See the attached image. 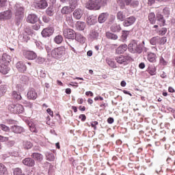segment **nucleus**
<instances>
[{"label":"nucleus","mask_w":175,"mask_h":175,"mask_svg":"<svg viewBox=\"0 0 175 175\" xmlns=\"http://www.w3.org/2000/svg\"><path fill=\"white\" fill-rule=\"evenodd\" d=\"M148 18L150 24H155V23L157 22V17L155 16V13L154 12L149 13Z\"/></svg>","instance_id":"nucleus-22"},{"label":"nucleus","mask_w":175,"mask_h":175,"mask_svg":"<svg viewBox=\"0 0 175 175\" xmlns=\"http://www.w3.org/2000/svg\"><path fill=\"white\" fill-rule=\"evenodd\" d=\"M64 41V37L61 35L56 36L54 38V42L57 44H61L62 42Z\"/></svg>","instance_id":"nucleus-32"},{"label":"nucleus","mask_w":175,"mask_h":175,"mask_svg":"<svg viewBox=\"0 0 175 175\" xmlns=\"http://www.w3.org/2000/svg\"><path fill=\"white\" fill-rule=\"evenodd\" d=\"M163 18V15L161 14L160 13L157 14V21L162 20Z\"/></svg>","instance_id":"nucleus-61"},{"label":"nucleus","mask_w":175,"mask_h":175,"mask_svg":"<svg viewBox=\"0 0 175 175\" xmlns=\"http://www.w3.org/2000/svg\"><path fill=\"white\" fill-rule=\"evenodd\" d=\"M0 174L6 175L8 174V170H6V167L5 165L0 163Z\"/></svg>","instance_id":"nucleus-35"},{"label":"nucleus","mask_w":175,"mask_h":175,"mask_svg":"<svg viewBox=\"0 0 175 175\" xmlns=\"http://www.w3.org/2000/svg\"><path fill=\"white\" fill-rule=\"evenodd\" d=\"M117 19L119 20V21H124L125 20V15L124 14L123 12H118L116 15Z\"/></svg>","instance_id":"nucleus-34"},{"label":"nucleus","mask_w":175,"mask_h":175,"mask_svg":"<svg viewBox=\"0 0 175 175\" xmlns=\"http://www.w3.org/2000/svg\"><path fill=\"white\" fill-rule=\"evenodd\" d=\"M102 7V0H90L85 5L89 10H99Z\"/></svg>","instance_id":"nucleus-1"},{"label":"nucleus","mask_w":175,"mask_h":175,"mask_svg":"<svg viewBox=\"0 0 175 175\" xmlns=\"http://www.w3.org/2000/svg\"><path fill=\"white\" fill-rule=\"evenodd\" d=\"M33 29H34L35 31H39V29H40V26L39 24H36L32 26Z\"/></svg>","instance_id":"nucleus-56"},{"label":"nucleus","mask_w":175,"mask_h":175,"mask_svg":"<svg viewBox=\"0 0 175 175\" xmlns=\"http://www.w3.org/2000/svg\"><path fill=\"white\" fill-rule=\"evenodd\" d=\"M12 62V56L6 53L3 54L0 64H6L9 65Z\"/></svg>","instance_id":"nucleus-12"},{"label":"nucleus","mask_w":175,"mask_h":175,"mask_svg":"<svg viewBox=\"0 0 175 175\" xmlns=\"http://www.w3.org/2000/svg\"><path fill=\"white\" fill-rule=\"evenodd\" d=\"M72 16L75 20H80L83 16V11L80 8L76 9L72 13Z\"/></svg>","instance_id":"nucleus-16"},{"label":"nucleus","mask_w":175,"mask_h":175,"mask_svg":"<svg viewBox=\"0 0 175 175\" xmlns=\"http://www.w3.org/2000/svg\"><path fill=\"white\" fill-rule=\"evenodd\" d=\"M167 42V39L166 37H159V44H160V46L165 44Z\"/></svg>","instance_id":"nucleus-38"},{"label":"nucleus","mask_w":175,"mask_h":175,"mask_svg":"<svg viewBox=\"0 0 175 175\" xmlns=\"http://www.w3.org/2000/svg\"><path fill=\"white\" fill-rule=\"evenodd\" d=\"M135 21H136V17L131 16L126 18L124 20L123 23V25L124 27H130V25H133V24H135Z\"/></svg>","instance_id":"nucleus-9"},{"label":"nucleus","mask_w":175,"mask_h":175,"mask_svg":"<svg viewBox=\"0 0 175 175\" xmlns=\"http://www.w3.org/2000/svg\"><path fill=\"white\" fill-rule=\"evenodd\" d=\"M111 31H112V32H120V31H121V26L118 24H113L111 27Z\"/></svg>","instance_id":"nucleus-30"},{"label":"nucleus","mask_w":175,"mask_h":175,"mask_svg":"<svg viewBox=\"0 0 175 175\" xmlns=\"http://www.w3.org/2000/svg\"><path fill=\"white\" fill-rule=\"evenodd\" d=\"M106 37L107 39H111V40H117L118 39V36L116 34L110 32L106 33Z\"/></svg>","instance_id":"nucleus-29"},{"label":"nucleus","mask_w":175,"mask_h":175,"mask_svg":"<svg viewBox=\"0 0 175 175\" xmlns=\"http://www.w3.org/2000/svg\"><path fill=\"white\" fill-rule=\"evenodd\" d=\"M107 64L109 65V66H111L112 68H114V62L111 60H107Z\"/></svg>","instance_id":"nucleus-62"},{"label":"nucleus","mask_w":175,"mask_h":175,"mask_svg":"<svg viewBox=\"0 0 175 175\" xmlns=\"http://www.w3.org/2000/svg\"><path fill=\"white\" fill-rule=\"evenodd\" d=\"M26 21L29 24H36L39 21V17L35 14H30L27 16Z\"/></svg>","instance_id":"nucleus-6"},{"label":"nucleus","mask_w":175,"mask_h":175,"mask_svg":"<svg viewBox=\"0 0 175 175\" xmlns=\"http://www.w3.org/2000/svg\"><path fill=\"white\" fill-rule=\"evenodd\" d=\"M37 62L38 64H43V62H44V58H43V57H38Z\"/></svg>","instance_id":"nucleus-60"},{"label":"nucleus","mask_w":175,"mask_h":175,"mask_svg":"<svg viewBox=\"0 0 175 175\" xmlns=\"http://www.w3.org/2000/svg\"><path fill=\"white\" fill-rule=\"evenodd\" d=\"M16 68L19 72L24 73L27 70V66L24 63L19 62L16 64Z\"/></svg>","instance_id":"nucleus-18"},{"label":"nucleus","mask_w":175,"mask_h":175,"mask_svg":"<svg viewBox=\"0 0 175 175\" xmlns=\"http://www.w3.org/2000/svg\"><path fill=\"white\" fill-rule=\"evenodd\" d=\"M46 157L47 161H50L51 162L55 159V157H54V154L53 153H46Z\"/></svg>","instance_id":"nucleus-40"},{"label":"nucleus","mask_w":175,"mask_h":175,"mask_svg":"<svg viewBox=\"0 0 175 175\" xmlns=\"http://www.w3.org/2000/svg\"><path fill=\"white\" fill-rule=\"evenodd\" d=\"M8 140H9L8 137L0 135V141L1 142H8Z\"/></svg>","instance_id":"nucleus-58"},{"label":"nucleus","mask_w":175,"mask_h":175,"mask_svg":"<svg viewBox=\"0 0 175 175\" xmlns=\"http://www.w3.org/2000/svg\"><path fill=\"white\" fill-rule=\"evenodd\" d=\"M130 6L131 8H137L139 6V1L136 0V1H131Z\"/></svg>","instance_id":"nucleus-48"},{"label":"nucleus","mask_w":175,"mask_h":175,"mask_svg":"<svg viewBox=\"0 0 175 175\" xmlns=\"http://www.w3.org/2000/svg\"><path fill=\"white\" fill-rule=\"evenodd\" d=\"M55 170V168L53 165H50L49 169V175H54V171Z\"/></svg>","instance_id":"nucleus-49"},{"label":"nucleus","mask_w":175,"mask_h":175,"mask_svg":"<svg viewBox=\"0 0 175 175\" xmlns=\"http://www.w3.org/2000/svg\"><path fill=\"white\" fill-rule=\"evenodd\" d=\"M12 109H15L16 110H23L24 107L20 104H17L16 105L14 104H11L8 106V110H12Z\"/></svg>","instance_id":"nucleus-27"},{"label":"nucleus","mask_w":175,"mask_h":175,"mask_svg":"<svg viewBox=\"0 0 175 175\" xmlns=\"http://www.w3.org/2000/svg\"><path fill=\"white\" fill-rule=\"evenodd\" d=\"M63 35L66 39H75L76 37V32L72 29H64L63 31Z\"/></svg>","instance_id":"nucleus-4"},{"label":"nucleus","mask_w":175,"mask_h":175,"mask_svg":"<svg viewBox=\"0 0 175 175\" xmlns=\"http://www.w3.org/2000/svg\"><path fill=\"white\" fill-rule=\"evenodd\" d=\"M167 32V29L166 27H163L160 31H159V34L163 36V35H165L166 33Z\"/></svg>","instance_id":"nucleus-53"},{"label":"nucleus","mask_w":175,"mask_h":175,"mask_svg":"<svg viewBox=\"0 0 175 175\" xmlns=\"http://www.w3.org/2000/svg\"><path fill=\"white\" fill-rule=\"evenodd\" d=\"M165 23H166V21H165V18L157 21V24L160 27H163L165 25Z\"/></svg>","instance_id":"nucleus-51"},{"label":"nucleus","mask_w":175,"mask_h":175,"mask_svg":"<svg viewBox=\"0 0 175 175\" xmlns=\"http://www.w3.org/2000/svg\"><path fill=\"white\" fill-rule=\"evenodd\" d=\"M154 3H155V0H148V5H149V6H152Z\"/></svg>","instance_id":"nucleus-63"},{"label":"nucleus","mask_w":175,"mask_h":175,"mask_svg":"<svg viewBox=\"0 0 175 175\" xmlns=\"http://www.w3.org/2000/svg\"><path fill=\"white\" fill-rule=\"evenodd\" d=\"M133 0H123L124 3H125V5L126 6H130L131 3H132Z\"/></svg>","instance_id":"nucleus-59"},{"label":"nucleus","mask_w":175,"mask_h":175,"mask_svg":"<svg viewBox=\"0 0 175 175\" xmlns=\"http://www.w3.org/2000/svg\"><path fill=\"white\" fill-rule=\"evenodd\" d=\"M74 9H72V7L70 6H64L62 8L61 10V13L62 14H70V13L74 11Z\"/></svg>","instance_id":"nucleus-19"},{"label":"nucleus","mask_w":175,"mask_h":175,"mask_svg":"<svg viewBox=\"0 0 175 175\" xmlns=\"http://www.w3.org/2000/svg\"><path fill=\"white\" fill-rule=\"evenodd\" d=\"M96 17L92 15L88 16L87 18V23L88 25H94V24H96Z\"/></svg>","instance_id":"nucleus-24"},{"label":"nucleus","mask_w":175,"mask_h":175,"mask_svg":"<svg viewBox=\"0 0 175 175\" xmlns=\"http://www.w3.org/2000/svg\"><path fill=\"white\" fill-rule=\"evenodd\" d=\"M147 59L149 62H157V55L154 53H149L147 55Z\"/></svg>","instance_id":"nucleus-20"},{"label":"nucleus","mask_w":175,"mask_h":175,"mask_svg":"<svg viewBox=\"0 0 175 175\" xmlns=\"http://www.w3.org/2000/svg\"><path fill=\"white\" fill-rule=\"evenodd\" d=\"M11 129L14 133H22V132H24V129L20 126H12Z\"/></svg>","instance_id":"nucleus-25"},{"label":"nucleus","mask_w":175,"mask_h":175,"mask_svg":"<svg viewBox=\"0 0 175 175\" xmlns=\"http://www.w3.org/2000/svg\"><path fill=\"white\" fill-rule=\"evenodd\" d=\"M47 6L48 4L46 0H38L36 2V8L38 9H46Z\"/></svg>","instance_id":"nucleus-11"},{"label":"nucleus","mask_w":175,"mask_h":175,"mask_svg":"<svg viewBox=\"0 0 175 175\" xmlns=\"http://www.w3.org/2000/svg\"><path fill=\"white\" fill-rule=\"evenodd\" d=\"M12 96L16 99V100H21V95L17 94L16 91L12 92Z\"/></svg>","instance_id":"nucleus-43"},{"label":"nucleus","mask_w":175,"mask_h":175,"mask_svg":"<svg viewBox=\"0 0 175 175\" xmlns=\"http://www.w3.org/2000/svg\"><path fill=\"white\" fill-rule=\"evenodd\" d=\"M8 5V0H0V8H5Z\"/></svg>","instance_id":"nucleus-50"},{"label":"nucleus","mask_w":175,"mask_h":175,"mask_svg":"<svg viewBox=\"0 0 175 175\" xmlns=\"http://www.w3.org/2000/svg\"><path fill=\"white\" fill-rule=\"evenodd\" d=\"M75 39V40H77V42L82 43V44L85 43V38H84V36H83V35L80 33H76Z\"/></svg>","instance_id":"nucleus-23"},{"label":"nucleus","mask_w":175,"mask_h":175,"mask_svg":"<svg viewBox=\"0 0 175 175\" xmlns=\"http://www.w3.org/2000/svg\"><path fill=\"white\" fill-rule=\"evenodd\" d=\"M46 13L48 16H53L54 10H53L52 7H49L46 10Z\"/></svg>","instance_id":"nucleus-42"},{"label":"nucleus","mask_w":175,"mask_h":175,"mask_svg":"<svg viewBox=\"0 0 175 175\" xmlns=\"http://www.w3.org/2000/svg\"><path fill=\"white\" fill-rule=\"evenodd\" d=\"M66 49L64 46H60L56 48L51 51V57L55 58L56 59H59V58H62L64 55H65V52Z\"/></svg>","instance_id":"nucleus-2"},{"label":"nucleus","mask_w":175,"mask_h":175,"mask_svg":"<svg viewBox=\"0 0 175 175\" xmlns=\"http://www.w3.org/2000/svg\"><path fill=\"white\" fill-rule=\"evenodd\" d=\"M147 72L150 75V76H155L157 75V68L155 67H148Z\"/></svg>","instance_id":"nucleus-31"},{"label":"nucleus","mask_w":175,"mask_h":175,"mask_svg":"<svg viewBox=\"0 0 175 175\" xmlns=\"http://www.w3.org/2000/svg\"><path fill=\"white\" fill-rule=\"evenodd\" d=\"M79 118H81V121H85V118H86L85 115L84 114L80 115Z\"/></svg>","instance_id":"nucleus-64"},{"label":"nucleus","mask_w":175,"mask_h":175,"mask_svg":"<svg viewBox=\"0 0 175 175\" xmlns=\"http://www.w3.org/2000/svg\"><path fill=\"white\" fill-rule=\"evenodd\" d=\"M77 28L79 31H83L84 28H85V23L84 22L78 21L77 23Z\"/></svg>","instance_id":"nucleus-36"},{"label":"nucleus","mask_w":175,"mask_h":175,"mask_svg":"<svg viewBox=\"0 0 175 175\" xmlns=\"http://www.w3.org/2000/svg\"><path fill=\"white\" fill-rule=\"evenodd\" d=\"M107 17H109V14L107 13H102L98 16V23L100 24L105 23L106 20H107Z\"/></svg>","instance_id":"nucleus-21"},{"label":"nucleus","mask_w":175,"mask_h":175,"mask_svg":"<svg viewBox=\"0 0 175 175\" xmlns=\"http://www.w3.org/2000/svg\"><path fill=\"white\" fill-rule=\"evenodd\" d=\"M23 147L26 150H29V148H32V143H31V142L26 141L23 143Z\"/></svg>","instance_id":"nucleus-39"},{"label":"nucleus","mask_w":175,"mask_h":175,"mask_svg":"<svg viewBox=\"0 0 175 175\" xmlns=\"http://www.w3.org/2000/svg\"><path fill=\"white\" fill-rule=\"evenodd\" d=\"M130 47L131 48L132 51L134 52L138 51L137 50V43H133L132 44H130Z\"/></svg>","instance_id":"nucleus-47"},{"label":"nucleus","mask_w":175,"mask_h":175,"mask_svg":"<svg viewBox=\"0 0 175 175\" xmlns=\"http://www.w3.org/2000/svg\"><path fill=\"white\" fill-rule=\"evenodd\" d=\"M6 92V87L4 85H0V96H3Z\"/></svg>","instance_id":"nucleus-44"},{"label":"nucleus","mask_w":175,"mask_h":175,"mask_svg":"<svg viewBox=\"0 0 175 175\" xmlns=\"http://www.w3.org/2000/svg\"><path fill=\"white\" fill-rule=\"evenodd\" d=\"M150 44L152 46H155L156 44H159V36L153 37L150 40Z\"/></svg>","instance_id":"nucleus-37"},{"label":"nucleus","mask_w":175,"mask_h":175,"mask_svg":"<svg viewBox=\"0 0 175 175\" xmlns=\"http://www.w3.org/2000/svg\"><path fill=\"white\" fill-rule=\"evenodd\" d=\"M31 157L38 162L43 161V155L40 154V153L34 152L31 154Z\"/></svg>","instance_id":"nucleus-26"},{"label":"nucleus","mask_w":175,"mask_h":175,"mask_svg":"<svg viewBox=\"0 0 175 175\" xmlns=\"http://www.w3.org/2000/svg\"><path fill=\"white\" fill-rule=\"evenodd\" d=\"M116 61L120 65H126L128 62L132 61V57L129 55H120L116 57Z\"/></svg>","instance_id":"nucleus-3"},{"label":"nucleus","mask_w":175,"mask_h":175,"mask_svg":"<svg viewBox=\"0 0 175 175\" xmlns=\"http://www.w3.org/2000/svg\"><path fill=\"white\" fill-rule=\"evenodd\" d=\"M23 55L27 59H30V60L36 59L37 57V55L35 53V52L31 51H25L23 53Z\"/></svg>","instance_id":"nucleus-10"},{"label":"nucleus","mask_w":175,"mask_h":175,"mask_svg":"<svg viewBox=\"0 0 175 175\" xmlns=\"http://www.w3.org/2000/svg\"><path fill=\"white\" fill-rule=\"evenodd\" d=\"M27 98L28 99L35 100L36 98H38V93H36V91L35 89L31 88L28 92H27Z\"/></svg>","instance_id":"nucleus-14"},{"label":"nucleus","mask_w":175,"mask_h":175,"mask_svg":"<svg viewBox=\"0 0 175 175\" xmlns=\"http://www.w3.org/2000/svg\"><path fill=\"white\" fill-rule=\"evenodd\" d=\"M163 13L167 16H169V14H170V10L167 8H165L163 10Z\"/></svg>","instance_id":"nucleus-54"},{"label":"nucleus","mask_w":175,"mask_h":175,"mask_svg":"<svg viewBox=\"0 0 175 175\" xmlns=\"http://www.w3.org/2000/svg\"><path fill=\"white\" fill-rule=\"evenodd\" d=\"M77 5H79V0H69V5L72 9H75L77 8Z\"/></svg>","instance_id":"nucleus-33"},{"label":"nucleus","mask_w":175,"mask_h":175,"mask_svg":"<svg viewBox=\"0 0 175 175\" xmlns=\"http://www.w3.org/2000/svg\"><path fill=\"white\" fill-rule=\"evenodd\" d=\"M12 18V10H8L0 13L1 21H5V20H10Z\"/></svg>","instance_id":"nucleus-5"},{"label":"nucleus","mask_w":175,"mask_h":175,"mask_svg":"<svg viewBox=\"0 0 175 175\" xmlns=\"http://www.w3.org/2000/svg\"><path fill=\"white\" fill-rule=\"evenodd\" d=\"M159 62L161 65H163V66H166V65H167V62L165 60L163 57L160 58Z\"/></svg>","instance_id":"nucleus-52"},{"label":"nucleus","mask_w":175,"mask_h":175,"mask_svg":"<svg viewBox=\"0 0 175 175\" xmlns=\"http://www.w3.org/2000/svg\"><path fill=\"white\" fill-rule=\"evenodd\" d=\"M0 72L3 75H8L9 70H10V68H9V64H6L5 63H0Z\"/></svg>","instance_id":"nucleus-13"},{"label":"nucleus","mask_w":175,"mask_h":175,"mask_svg":"<svg viewBox=\"0 0 175 175\" xmlns=\"http://www.w3.org/2000/svg\"><path fill=\"white\" fill-rule=\"evenodd\" d=\"M42 21H44V23H50V18H49L48 16H42Z\"/></svg>","instance_id":"nucleus-55"},{"label":"nucleus","mask_w":175,"mask_h":175,"mask_svg":"<svg viewBox=\"0 0 175 175\" xmlns=\"http://www.w3.org/2000/svg\"><path fill=\"white\" fill-rule=\"evenodd\" d=\"M27 123L29 125L31 132H33L35 133L38 132V129H36V126L35 125V123L29 121H27Z\"/></svg>","instance_id":"nucleus-28"},{"label":"nucleus","mask_w":175,"mask_h":175,"mask_svg":"<svg viewBox=\"0 0 175 175\" xmlns=\"http://www.w3.org/2000/svg\"><path fill=\"white\" fill-rule=\"evenodd\" d=\"M25 32L27 33V35H33V30L31 29L30 27H26L25 29Z\"/></svg>","instance_id":"nucleus-45"},{"label":"nucleus","mask_w":175,"mask_h":175,"mask_svg":"<svg viewBox=\"0 0 175 175\" xmlns=\"http://www.w3.org/2000/svg\"><path fill=\"white\" fill-rule=\"evenodd\" d=\"M66 21L68 23V25H73V18L72 16H66Z\"/></svg>","instance_id":"nucleus-41"},{"label":"nucleus","mask_w":175,"mask_h":175,"mask_svg":"<svg viewBox=\"0 0 175 175\" xmlns=\"http://www.w3.org/2000/svg\"><path fill=\"white\" fill-rule=\"evenodd\" d=\"M128 50V46L125 44L120 45L116 51V54H124Z\"/></svg>","instance_id":"nucleus-15"},{"label":"nucleus","mask_w":175,"mask_h":175,"mask_svg":"<svg viewBox=\"0 0 175 175\" xmlns=\"http://www.w3.org/2000/svg\"><path fill=\"white\" fill-rule=\"evenodd\" d=\"M15 16L18 18H21L24 16V8L21 7L20 5H15Z\"/></svg>","instance_id":"nucleus-8"},{"label":"nucleus","mask_w":175,"mask_h":175,"mask_svg":"<svg viewBox=\"0 0 175 175\" xmlns=\"http://www.w3.org/2000/svg\"><path fill=\"white\" fill-rule=\"evenodd\" d=\"M90 125L92 128H94V129H96V125H98V122L94 121V122H92L90 123Z\"/></svg>","instance_id":"nucleus-57"},{"label":"nucleus","mask_w":175,"mask_h":175,"mask_svg":"<svg viewBox=\"0 0 175 175\" xmlns=\"http://www.w3.org/2000/svg\"><path fill=\"white\" fill-rule=\"evenodd\" d=\"M23 165H25V166H34L35 165V161L32 159L31 158H26L24 160H23Z\"/></svg>","instance_id":"nucleus-17"},{"label":"nucleus","mask_w":175,"mask_h":175,"mask_svg":"<svg viewBox=\"0 0 175 175\" xmlns=\"http://www.w3.org/2000/svg\"><path fill=\"white\" fill-rule=\"evenodd\" d=\"M0 128L2 129V131H4V132H9V131H10V129H9V127L5 124H1Z\"/></svg>","instance_id":"nucleus-46"},{"label":"nucleus","mask_w":175,"mask_h":175,"mask_svg":"<svg viewBox=\"0 0 175 175\" xmlns=\"http://www.w3.org/2000/svg\"><path fill=\"white\" fill-rule=\"evenodd\" d=\"M54 33V28L53 27H46L43 29L41 32V35L43 38H49Z\"/></svg>","instance_id":"nucleus-7"}]
</instances>
